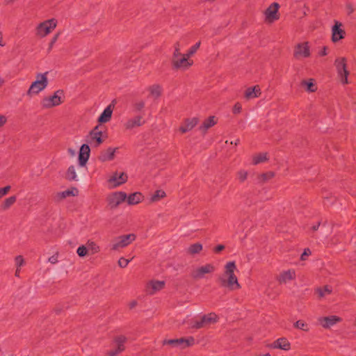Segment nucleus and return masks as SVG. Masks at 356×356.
Here are the masks:
<instances>
[{
  "label": "nucleus",
  "mask_w": 356,
  "mask_h": 356,
  "mask_svg": "<svg viewBox=\"0 0 356 356\" xmlns=\"http://www.w3.org/2000/svg\"><path fill=\"white\" fill-rule=\"evenodd\" d=\"M136 236L134 234L119 236L113 239L111 247L113 250H118L128 246L134 241Z\"/></svg>",
  "instance_id": "obj_8"
},
{
  "label": "nucleus",
  "mask_w": 356,
  "mask_h": 356,
  "mask_svg": "<svg viewBox=\"0 0 356 356\" xmlns=\"http://www.w3.org/2000/svg\"><path fill=\"white\" fill-rule=\"evenodd\" d=\"M145 102L143 100L137 101L134 103V108L136 111H140L145 107Z\"/></svg>",
  "instance_id": "obj_45"
},
{
  "label": "nucleus",
  "mask_w": 356,
  "mask_h": 356,
  "mask_svg": "<svg viewBox=\"0 0 356 356\" xmlns=\"http://www.w3.org/2000/svg\"><path fill=\"white\" fill-rule=\"evenodd\" d=\"M274 176V173L272 172H268L267 173H265L262 175V177H263V179L264 180H268V179H271L272 177H273Z\"/></svg>",
  "instance_id": "obj_54"
},
{
  "label": "nucleus",
  "mask_w": 356,
  "mask_h": 356,
  "mask_svg": "<svg viewBox=\"0 0 356 356\" xmlns=\"http://www.w3.org/2000/svg\"><path fill=\"white\" fill-rule=\"evenodd\" d=\"M127 338L124 336H118L115 339V348L108 353L109 356H116L124 350V343Z\"/></svg>",
  "instance_id": "obj_19"
},
{
  "label": "nucleus",
  "mask_w": 356,
  "mask_h": 356,
  "mask_svg": "<svg viewBox=\"0 0 356 356\" xmlns=\"http://www.w3.org/2000/svg\"><path fill=\"white\" fill-rule=\"evenodd\" d=\"M236 270V266L234 261H229L225 264L224 273L219 277L222 286L228 287L231 290L240 289L241 285L234 274Z\"/></svg>",
  "instance_id": "obj_2"
},
{
  "label": "nucleus",
  "mask_w": 356,
  "mask_h": 356,
  "mask_svg": "<svg viewBox=\"0 0 356 356\" xmlns=\"http://www.w3.org/2000/svg\"><path fill=\"white\" fill-rule=\"evenodd\" d=\"M77 167L70 165L66 171V179L70 181H78L79 177L76 174Z\"/></svg>",
  "instance_id": "obj_28"
},
{
  "label": "nucleus",
  "mask_w": 356,
  "mask_h": 356,
  "mask_svg": "<svg viewBox=\"0 0 356 356\" xmlns=\"http://www.w3.org/2000/svg\"><path fill=\"white\" fill-rule=\"evenodd\" d=\"M296 277V272L294 270H288L280 273L278 280L280 283H288L294 280Z\"/></svg>",
  "instance_id": "obj_23"
},
{
  "label": "nucleus",
  "mask_w": 356,
  "mask_h": 356,
  "mask_svg": "<svg viewBox=\"0 0 356 356\" xmlns=\"http://www.w3.org/2000/svg\"><path fill=\"white\" fill-rule=\"evenodd\" d=\"M350 74V72L348 70L345 71L344 72H341L337 74V78L342 85H347L350 83L348 80V76Z\"/></svg>",
  "instance_id": "obj_35"
},
{
  "label": "nucleus",
  "mask_w": 356,
  "mask_h": 356,
  "mask_svg": "<svg viewBox=\"0 0 356 356\" xmlns=\"http://www.w3.org/2000/svg\"><path fill=\"white\" fill-rule=\"evenodd\" d=\"M216 124V120L214 116H211L207 118L200 126V129L201 131L205 132L208 129L214 126Z\"/></svg>",
  "instance_id": "obj_32"
},
{
  "label": "nucleus",
  "mask_w": 356,
  "mask_h": 356,
  "mask_svg": "<svg viewBox=\"0 0 356 356\" xmlns=\"http://www.w3.org/2000/svg\"><path fill=\"white\" fill-rule=\"evenodd\" d=\"M293 325L298 330H301L306 332L309 330L308 324L302 320L297 321Z\"/></svg>",
  "instance_id": "obj_42"
},
{
  "label": "nucleus",
  "mask_w": 356,
  "mask_h": 356,
  "mask_svg": "<svg viewBox=\"0 0 356 356\" xmlns=\"http://www.w3.org/2000/svg\"><path fill=\"white\" fill-rule=\"evenodd\" d=\"M6 46V42L3 40V34L0 31V47Z\"/></svg>",
  "instance_id": "obj_56"
},
{
  "label": "nucleus",
  "mask_w": 356,
  "mask_h": 356,
  "mask_svg": "<svg viewBox=\"0 0 356 356\" xmlns=\"http://www.w3.org/2000/svg\"><path fill=\"white\" fill-rule=\"evenodd\" d=\"M58 253L52 255L51 257H50L48 259L49 262H50L51 264H56L58 261Z\"/></svg>",
  "instance_id": "obj_51"
},
{
  "label": "nucleus",
  "mask_w": 356,
  "mask_h": 356,
  "mask_svg": "<svg viewBox=\"0 0 356 356\" xmlns=\"http://www.w3.org/2000/svg\"><path fill=\"white\" fill-rule=\"evenodd\" d=\"M76 254L80 257H84L89 254L86 245H80L76 250Z\"/></svg>",
  "instance_id": "obj_43"
},
{
  "label": "nucleus",
  "mask_w": 356,
  "mask_h": 356,
  "mask_svg": "<svg viewBox=\"0 0 356 356\" xmlns=\"http://www.w3.org/2000/svg\"><path fill=\"white\" fill-rule=\"evenodd\" d=\"M166 196V193L163 190H157L154 193H152L149 197V202L151 203L157 202L160 201L161 199Z\"/></svg>",
  "instance_id": "obj_33"
},
{
  "label": "nucleus",
  "mask_w": 356,
  "mask_h": 356,
  "mask_svg": "<svg viewBox=\"0 0 356 356\" xmlns=\"http://www.w3.org/2000/svg\"><path fill=\"white\" fill-rule=\"evenodd\" d=\"M15 196H10L6 198L1 204V208L3 210L8 209L15 202H16Z\"/></svg>",
  "instance_id": "obj_37"
},
{
  "label": "nucleus",
  "mask_w": 356,
  "mask_h": 356,
  "mask_svg": "<svg viewBox=\"0 0 356 356\" xmlns=\"http://www.w3.org/2000/svg\"><path fill=\"white\" fill-rule=\"evenodd\" d=\"M319 55L321 56L327 55V49L325 47H324L323 49L319 51Z\"/></svg>",
  "instance_id": "obj_59"
},
{
  "label": "nucleus",
  "mask_w": 356,
  "mask_h": 356,
  "mask_svg": "<svg viewBox=\"0 0 356 356\" xmlns=\"http://www.w3.org/2000/svg\"><path fill=\"white\" fill-rule=\"evenodd\" d=\"M319 225H320V224H319V222H318V223H317L316 225H314V226L312 227V229H313L314 231L316 230V229L318 228Z\"/></svg>",
  "instance_id": "obj_62"
},
{
  "label": "nucleus",
  "mask_w": 356,
  "mask_h": 356,
  "mask_svg": "<svg viewBox=\"0 0 356 356\" xmlns=\"http://www.w3.org/2000/svg\"><path fill=\"white\" fill-rule=\"evenodd\" d=\"M334 65L336 67L337 74L348 70L347 59L345 57L337 58L334 60Z\"/></svg>",
  "instance_id": "obj_24"
},
{
  "label": "nucleus",
  "mask_w": 356,
  "mask_h": 356,
  "mask_svg": "<svg viewBox=\"0 0 356 356\" xmlns=\"http://www.w3.org/2000/svg\"><path fill=\"white\" fill-rule=\"evenodd\" d=\"M197 124V119L193 118L185 120L182 126L180 127L179 130L182 133H186L191 131Z\"/></svg>",
  "instance_id": "obj_26"
},
{
  "label": "nucleus",
  "mask_w": 356,
  "mask_h": 356,
  "mask_svg": "<svg viewBox=\"0 0 356 356\" xmlns=\"http://www.w3.org/2000/svg\"><path fill=\"white\" fill-rule=\"evenodd\" d=\"M270 348L283 350H289L291 349V343L288 339L284 337L279 338L270 345Z\"/></svg>",
  "instance_id": "obj_22"
},
{
  "label": "nucleus",
  "mask_w": 356,
  "mask_h": 356,
  "mask_svg": "<svg viewBox=\"0 0 356 356\" xmlns=\"http://www.w3.org/2000/svg\"><path fill=\"white\" fill-rule=\"evenodd\" d=\"M239 143V140L236 139L234 142H231V144H234L235 145H237Z\"/></svg>",
  "instance_id": "obj_64"
},
{
  "label": "nucleus",
  "mask_w": 356,
  "mask_h": 356,
  "mask_svg": "<svg viewBox=\"0 0 356 356\" xmlns=\"http://www.w3.org/2000/svg\"><path fill=\"white\" fill-rule=\"evenodd\" d=\"M254 356H271L270 353L259 354Z\"/></svg>",
  "instance_id": "obj_63"
},
{
  "label": "nucleus",
  "mask_w": 356,
  "mask_h": 356,
  "mask_svg": "<svg viewBox=\"0 0 356 356\" xmlns=\"http://www.w3.org/2000/svg\"><path fill=\"white\" fill-rule=\"evenodd\" d=\"M241 111V105L239 103L235 104V105L233 107V112L234 113H238Z\"/></svg>",
  "instance_id": "obj_53"
},
{
  "label": "nucleus",
  "mask_w": 356,
  "mask_h": 356,
  "mask_svg": "<svg viewBox=\"0 0 356 356\" xmlns=\"http://www.w3.org/2000/svg\"><path fill=\"white\" fill-rule=\"evenodd\" d=\"M144 198V195L140 192H135L129 194V195H127V199L125 201H127L128 205L134 206L142 202Z\"/></svg>",
  "instance_id": "obj_21"
},
{
  "label": "nucleus",
  "mask_w": 356,
  "mask_h": 356,
  "mask_svg": "<svg viewBox=\"0 0 356 356\" xmlns=\"http://www.w3.org/2000/svg\"><path fill=\"white\" fill-rule=\"evenodd\" d=\"M163 345H172L176 347H181L184 348L186 347L192 346L195 344V339L193 337L188 338H180L176 339H165L163 341Z\"/></svg>",
  "instance_id": "obj_12"
},
{
  "label": "nucleus",
  "mask_w": 356,
  "mask_h": 356,
  "mask_svg": "<svg viewBox=\"0 0 356 356\" xmlns=\"http://www.w3.org/2000/svg\"><path fill=\"white\" fill-rule=\"evenodd\" d=\"M216 270V267L212 264H206L194 268L191 275L194 279H204L206 275L212 274Z\"/></svg>",
  "instance_id": "obj_10"
},
{
  "label": "nucleus",
  "mask_w": 356,
  "mask_h": 356,
  "mask_svg": "<svg viewBox=\"0 0 356 356\" xmlns=\"http://www.w3.org/2000/svg\"><path fill=\"white\" fill-rule=\"evenodd\" d=\"M65 98L64 92L58 90L53 95L44 97L41 101V106L43 108L48 109L60 105Z\"/></svg>",
  "instance_id": "obj_5"
},
{
  "label": "nucleus",
  "mask_w": 356,
  "mask_h": 356,
  "mask_svg": "<svg viewBox=\"0 0 356 356\" xmlns=\"http://www.w3.org/2000/svg\"><path fill=\"white\" fill-rule=\"evenodd\" d=\"M79 195V190L76 187H72L70 188H68L64 191H62L58 194V196L61 198L64 199L67 197H75Z\"/></svg>",
  "instance_id": "obj_30"
},
{
  "label": "nucleus",
  "mask_w": 356,
  "mask_h": 356,
  "mask_svg": "<svg viewBox=\"0 0 356 356\" xmlns=\"http://www.w3.org/2000/svg\"><path fill=\"white\" fill-rule=\"evenodd\" d=\"M10 190V186H6L3 188H0V199L6 195L8 192Z\"/></svg>",
  "instance_id": "obj_49"
},
{
  "label": "nucleus",
  "mask_w": 356,
  "mask_h": 356,
  "mask_svg": "<svg viewBox=\"0 0 356 356\" xmlns=\"http://www.w3.org/2000/svg\"><path fill=\"white\" fill-rule=\"evenodd\" d=\"M218 321V317L215 313H209L194 317L188 316L183 321L182 324H187L189 329L199 330L208 327L217 323Z\"/></svg>",
  "instance_id": "obj_1"
},
{
  "label": "nucleus",
  "mask_w": 356,
  "mask_h": 356,
  "mask_svg": "<svg viewBox=\"0 0 356 356\" xmlns=\"http://www.w3.org/2000/svg\"><path fill=\"white\" fill-rule=\"evenodd\" d=\"M301 85L305 88V90L308 92H314L317 90L316 84L312 79L302 81Z\"/></svg>",
  "instance_id": "obj_29"
},
{
  "label": "nucleus",
  "mask_w": 356,
  "mask_h": 356,
  "mask_svg": "<svg viewBox=\"0 0 356 356\" xmlns=\"http://www.w3.org/2000/svg\"><path fill=\"white\" fill-rule=\"evenodd\" d=\"M20 271H21L20 268H16L15 274L16 277H19Z\"/></svg>",
  "instance_id": "obj_61"
},
{
  "label": "nucleus",
  "mask_w": 356,
  "mask_h": 356,
  "mask_svg": "<svg viewBox=\"0 0 356 356\" xmlns=\"http://www.w3.org/2000/svg\"><path fill=\"white\" fill-rule=\"evenodd\" d=\"M312 254L311 250L309 248H307L304 250L303 253L301 254L300 259L301 260H305L306 257Z\"/></svg>",
  "instance_id": "obj_50"
},
{
  "label": "nucleus",
  "mask_w": 356,
  "mask_h": 356,
  "mask_svg": "<svg viewBox=\"0 0 356 356\" xmlns=\"http://www.w3.org/2000/svg\"><path fill=\"white\" fill-rule=\"evenodd\" d=\"M261 95V89L259 86H254L246 89L245 97L248 99H254Z\"/></svg>",
  "instance_id": "obj_25"
},
{
  "label": "nucleus",
  "mask_w": 356,
  "mask_h": 356,
  "mask_svg": "<svg viewBox=\"0 0 356 356\" xmlns=\"http://www.w3.org/2000/svg\"><path fill=\"white\" fill-rule=\"evenodd\" d=\"M332 289L330 286H325L323 289L319 288L316 290L321 298L325 297L332 293Z\"/></svg>",
  "instance_id": "obj_39"
},
{
  "label": "nucleus",
  "mask_w": 356,
  "mask_h": 356,
  "mask_svg": "<svg viewBox=\"0 0 356 356\" xmlns=\"http://www.w3.org/2000/svg\"><path fill=\"white\" fill-rule=\"evenodd\" d=\"M6 117L4 115H0V128L3 126L6 122Z\"/></svg>",
  "instance_id": "obj_55"
},
{
  "label": "nucleus",
  "mask_w": 356,
  "mask_h": 356,
  "mask_svg": "<svg viewBox=\"0 0 356 356\" xmlns=\"http://www.w3.org/2000/svg\"><path fill=\"white\" fill-rule=\"evenodd\" d=\"M345 31L342 29V24L336 21L332 27V40L333 42H337L344 38Z\"/></svg>",
  "instance_id": "obj_18"
},
{
  "label": "nucleus",
  "mask_w": 356,
  "mask_h": 356,
  "mask_svg": "<svg viewBox=\"0 0 356 356\" xmlns=\"http://www.w3.org/2000/svg\"><path fill=\"white\" fill-rule=\"evenodd\" d=\"M103 132L99 130V126H96L89 134L87 138V141L91 145L97 147L102 143Z\"/></svg>",
  "instance_id": "obj_14"
},
{
  "label": "nucleus",
  "mask_w": 356,
  "mask_h": 356,
  "mask_svg": "<svg viewBox=\"0 0 356 356\" xmlns=\"http://www.w3.org/2000/svg\"><path fill=\"white\" fill-rule=\"evenodd\" d=\"M48 72L39 73L27 90V95L32 97L43 91L48 86Z\"/></svg>",
  "instance_id": "obj_3"
},
{
  "label": "nucleus",
  "mask_w": 356,
  "mask_h": 356,
  "mask_svg": "<svg viewBox=\"0 0 356 356\" xmlns=\"http://www.w3.org/2000/svg\"><path fill=\"white\" fill-rule=\"evenodd\" d=\"M180 54H182L181 52L180 44L177 42L174 46V52L172 56H179Z\"/></svg>",
  "instance_id": "obj_48"
},
{
  "label": "nucleus",
  "mask_w": 356,
  "mask_h": 356,
  "mask_svg": "<svg viewBox=\"0 0 356 356\" xmlns=\"http://www.w3.org/2000/svg\"><path fill=\"white\" fill-rule=\"evenodd\" d=\"M149 90L153 97L157 98L161 95L162 89L160 86L154 85L149 87Z\"/></svg>",
  "instance_id": "obj_38"
},
{
  "label": "nucleus",
  "mask_w": 356,
  "mask_h": 356,
  "mask_svg": "<svg viewBox=\"0 0 356 356\" xmlns=\"http://www.w3.org/2000/svg\"><path fill=\"white\" fill-rule=\"evenodd\" d=\"M165 286V282L161 280H152L149 282L147 284L146 290L148 293L154 294L161 289H163Z\"/></svg>",
  "instance_id": "obj_20"
},
{
  "label": "nucleus",
  "mask_w": 356,
  "mask_h": 356,
  "mask_svg": "<svg viewBox=\"0 0 356 356\" xmlns=\"http://www.w3.org/2000/svg\"><path fill=\"white\" fill-rule=\"evenodd\" d=\"M26 264L25 259L22 255H18L15 257V264L17 268H20Z\"/></svg>",
  "instance_id": "obj_44"
},
{
  "label": "nucleus",
  "mask_w": 356,
  "mask_h": 356,
  "mask_svg": "<svg viewBox=\"0 0 356 356\" xmlns=\"http://www.w3.org/2000/svg\"><path fill=\"white\" fill-rule=\"evenodd\" d=\"M58 21L55 18L44 20L39 23L35 27V35L43 38L49 35L57 26Z\"/></svg>",
  "instance_id": "obj_4"
},
{
  "label": "nucleus",
  "mask_w": 356,
  "mask_h": 356,
  "mask_svg": "<svg viewBox=\"0 0 356 356\" xmlns=\"http://www.w3.org/2000/svg\"><path fill=\"white\" fill-rule=\"evenodd\" d=\"M172 65L175 69L186 70L193 65V60L189 58L185 54L172 56Z\"/></svg>",
  "instance_id": "obj_9"
},
{
  "label": "nucleus",
  "mask_w": 356,
  "mask_h": 356,
  "mask_svg": "<svg viewBox=\"0 0 356 356\" xmlns=\"http://www.w3.org/2000/svg\"><path fill=\"white\" fill-rule=\"evenodd\" d=\"M113 106L111 104L108 105L102 113L98 118V121L101 123L108 122L112 116Z\"/></svg>",
  "instance_id": "obj_27"
},
{
  "label": "nucleus",
  "mask_w": 356,
  "mask_h": 356,
  "mask_svg": "<svg viewBox=\"0 0 356 356\" xmlns=\"http://www.w3.org/2000/svg\"><path fill=\"white\" fill-rule=\"evenodd\" d=\"M267 159H268L266 153H260L259 154L253 156L252 163L254 165H257L259 163L266 161Z\"/></svg>",
  "instance_id": "obj_36"
},
{
  "label": "nucleus",
  "mask_w": 356,
  "mask_h": 356,
  "mask_svg": "<svg viewBox=\"0 0 356 356\" xmlns=\"http://www.w3.org/2000/svg\"><path fill=\"white\" fill-rule=\"evenodd\" d=\"M202 250V244L197 243H194V244H192L191 245H190L188 251L190 254H197V253L200 252Z\"/></svg>",
  "instance_id": "obj_41"
},
{
  "label": "nucleus",
  "mask_w": 356,
  "mask_h": 356,
  "mask_svg": "<svg viewBox=\"0 0 356 356\" xmlns=\"http://www.w3.org/2000/svg\"><path fill=\"white\" fill-rule=\"evenodd\" d=\"M311 55L309 42H304L296 45L293 56L297 59L307 58Z\"/></svg>",
  "instance_id": "obj_13"
},
{
  "label": "nucleus",
  "mask_w": 356,
  "mask_h": 356,
  "mask_svg": "<svg viewBox=\"0 0 356 356\" xmlns=\"http://www.w3.org/2000/svg\"><path fill=\"white\" fill-rule=\"evenodd\" d=\"M145 123L142 115H136L132 118L127 119L124 122V127L127 131H131L137 127L143 126Z\"/></svg>",
  "instance_id": "obj_16"
},
{
  "label": "nucleus",
  "mask_w": 356,
  "mask_h": 356,
  "mask_svg": "<svg viewBox=\"0 0 356 356\" xmlns=\"http://www.w3.org/2000/svg\"><path fill=\"white\" fill-rule=\"evenodd\" d=\"M347 10H348V14H350V13H352L353 12L354 8H353L352 5L348 4L347 5Z\"/></svg>",
  "instance_id": "obj_60"
},
{
  "label": "nucleus",
  "mask_w": 356,
  "mask_h": 356,
  "mask_svg": "<svg viewBox=\"0 0 356 356\" xmlns=\"http://www.w3.org/2000/svg\"><path fill=\"white\" fill-rule=\"evenodd\" d=\"M225 248V246L223 245H218L216 247L215 250L216 252H218L222 251Z\"/></svg>",
  "instance_id": "obj_58"
},
{
  "label": "nucleus",
  "mask_w": 356,
  "mask_h": 356,
  "mask_svg": "<svg viewBox=\"0 0 356 356\" xmlns=\"http://www.w3.org/2000/svg\"><path fill=\"white\" fill-rule=\"evenodd\" d=\"M126 199V193L123 191H114L108 194L106 197V202L109 209H115L125 202Z\"/></svg>",
  "instance_id": "obj_7"
},
{
  "label": "nucleus",
  "mask_w": 356,
  "mask_h": 356,
  "mask_svg": "<svg viewBox=\"0 0 356 356\" xmlns=\"http://www.w3.org/2000/svg\"><path fill=\"white\" fill-rule=\"evenodd\" d=\"M128 180L127 173L121 171H115L111 173L107 179L108 188L113 189L120 187Z\"/></svg>",
  "instance_id": "obj_6"
},
{
  "label": "nucleus",
  "mask_w": 356,
  "mask_h": 356,
  "mask_svg": "<svg viewBox=\"0 0 356 356\" xmlns=\"http://www.w3.org/2000/svg\"><path fill=\"white\" fill-rule=\"evenodd\" d=\"M67 152L69 154H70L72 156H74L76 155V150L72 148H68Z\"/></svg>",
  "instance_id": "obj_57"
},
{
  "label": "nucleus",
  "mask_w": 356,
  "mask_h": 356,
  "mask_svg": "<svg viewBox=\"0 0 356 356\" xmlns=\"http://www.w3.org/2000/svg\"><path fill=\"white\" fill-rule=\"evenodd\" d=\"M248 177V172L245 170H240L238 172V178L241 181H243Z\"/></svg>",
  "instance_id": "obj_47"
},
{
  "label": "nucleus",
  "mask_w": 356,
  "mask_h": 356,
  "mask_svg": "<svg viewBox=\"0 0 356 356\" xmlns=\"http://www.w3.org/2000/svg\"><path fill=\"white\" fill-rule=\"evenodd\" d=\"M201 42L199 41L196 42L194 45L191 47L188 50L184 53L189 58H191V56H193L197 51L199 49L200 47Z\"/></svg>",
  "instance_id": "obj_40"
},
{
  "label": "nucleus",
  "mask_w": 356,
  "mask_h": 356,
  "mask_svg": "<svg viewBox=\"0 0 356 356\" xmlns=\"http://www.w3.org/2000/svg\"><path fill=\"white\" fill-rule=\"evenodd\" d=\"M341 318L335 315L321 316L318 318V323L322 327L325 329H330L334 325H335L337 323L341 322Z\"/></svg>",
  "instance_id": "obj_15"
},
{
  "label": "nucleus",
  "mask_w": 356,
  "mask_h": 356,
  "mask_svg": "<svg viewBox=\"0 0 356 356\" xmlns=\"http://www.w3.org/2000/svg\"><path fill=\"white\" fill-rule=\"evenodd\" d=\"M59 37V34H56L55 35L51 40V42L49 43V49H51V48L53 47L54 44L56 43V42L57 41L58 38Z\"/></svg>",
  "instance_id": "obj_52"
},
{
  "label": "nucleus",
  "mask_w": 356,
  "mask_h": 356,
  "mask_svg": "<svg viewBox=\"0 0 356 356\" xmlns=\"http://www.w3.org/2000/svg\"><path fill=\"white\" fill-rule=\"evenodd\" d=\"M116 148L109 147L104 152H103L100 156V159L102 161H111L113 159Z\"/></svg>",
  "instance_id": "obj_31"
},
{
  "label": "nucleus",
  "mask_w": 356,
  "mask_h": 356,
  "mask_svg": "<svg viewBox=\"0 0 356 356\" xmlns=\"http://www.w3.org/2000/svg\"><path fill=\"white\" fill-rule=\"evenodd\" d=\"M90 149L88 145H81L79 152V167H85L90 157Z\"/></svg>",
  "instance_id": "obj_17"
},
{
  "label": "nucleus",
  "mask_w": 356,
  "mask_h": 356,
  "mask_svg": "<svg viewBox=\"0 0 356 356\" xmlns=\"http://www.w3.org/2000/svg\"><path fill=\"white\" fill-rule=\"evenodd\" d=\"M130 262L129 259H125L124 257L120 258L118 260V264L121 268H125L127 266L129 263Z\"/></svg>",
  "instance_id": "obj_46"
},
{
  "label": "nucleus",
  "mask_w": 356,
  "mask_h": 356,
  "mask_svg": "<svg viewBox=\"0 0 356 356\" xmlns=\"http://www.w3.org/2000/svg\"><path fill=\"white\" fill-rule=\"evenodd\" d=\"M280 5L276 3H272L264 12V21L266 23H273L280 17L278 13Z\"/></svg>",
  "instance_id": "obj_11"
},
{
  "label": "nucleus",
  "mask_w": 356,
  "mask_h": 356,
  "mask_svg": "<svg viewBox=\"0 0 356 356\" xmlns=\"http://www.w3.org/2000/svg\"><path fill=\"white\" fill-rule=\"evenodd\" d=\"M86 247L89 254H94L99 252V246L94 241L88 240L86 243Z\"/></svg>",
  "instance_id": "obj_34"
}]
</instances>
